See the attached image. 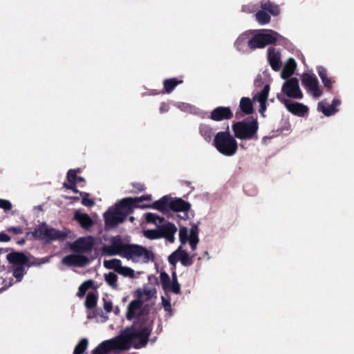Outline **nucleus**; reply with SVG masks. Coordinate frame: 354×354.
I'll list each match as a JSON object with an SVG mask.
<instances>
[{
	"label": "nucleus",
	"mask_w": 354,
	"mask_h": 354,
	"mask_svg": "<svg viewBox=\"0 0 354 354\" xmlns=\"http://www.w3.org/2000/svg\"><path fill=\"white\" fill-rule=\"evenodd\" d=\"M185 184H186L187 185H189L190 184V183H189V182H188V181H186V182H185Z\"/></svg>",
	"instance_id": "774afa93"
},
{
	"label": "nucleus",
	"mask_w": 354,
	"mask_h": 354,
	"mask_svg": "<svg viewBox=\"0 0 354 354\" xmlns=\"http://www.w3.org/2000/svg\"><path fill=\"white\" fill-rule=\"evenodd\" d=\"M84 178L82 176H77V182H84Z\"/></svg>",
	"instance_id": "680f3d73"
},
{
	"label": "nucleus",
	"mask_w": 354,
	"mask_h": 354,
	"mask_svg": "<svg viewBox=\"0 0 354 354\" xmlns=\"http://www.w3.org/2000/svg\"><path fill=\"white\" fill-rule=\"evenodd\" d=\"M24 243V239H22L21 241H18V243L21 244V245L23 244Z\"/></svg>",
	"instance_id": "338daca9"
},
{
	"label": "nucleus",
	"mask_w": 354,
	"mask_h": 354,
	"mask_svg": "<svg viewBox=\"0 0 354 354\" xmlns=\"http://www.w3.org/2000/svg\"><path fill=\"white\" fill-rule=\"evenodd\" d=\"M10 239V236L3 232H0V242H8Z\"/></svg>",
	"instance_id": "6e6d98bb"
},
{
	"label": "nucleus",
	"mask_w": 354,
	"mask_h": 354,
	"mask_svg": "<svg viewBox=\"0 0 354 354\" xmlns=\"http://www.w3.org/2000/svg\"><path fill=\"white\" fill-rule=\"evenodd\" d=\"M199 131L201 136H203L206 141L209 142L212 140L213 131L210 126L202 124L200 126Z\"/></svg>",
	"instance_id": "7c9ffc66"
},
{
	"label": "nucleus",
	"mask_w": 354,
	"mask_h": 354,
	"mask_svg": "<svg viewBox=\"0 0 354 354\" xmlns=\"http://www.w3.org/2000/svg\"><path fill=\"white\" fill-rule=\"evenodd\" d=\"M157 220H158L159 223H161L164 221V218L159 216Z\"/></svg>",
	"instance_id": "e2e57ef3"
},
{
	"label": "nucleus",
	"mask_w": 354,
	"mask_h": 354,
	"mask_svg": "<svg viewBox=\"0 0 354 354\" xmlns=\"http://www.w3.org/2000/svg\"><path fill=\"white\" fill-rule=\"evenodd\" d=\"M74 219L78 222L83 229L88 230L94 225V221L88 214L82 213L79 210L75 212Z\"/></svg>",
	"instance_id": "a211bd4d"
},
{
	"label": "nucleus",
	"mask_w": 354,
	"mask_h": 354,
	"mask_svg": "<svg viewBox=\"0 0 354 354\" xmlns=\"http://www.w3.org/2000/svg\"><path fill=\"white\" fill-rule=\"evenodd\" d=\"M270 91V85L266 84L261 91L258 92L253 97L254 101L260 102H267L268 93Z\"/></svg>",
	"instance_id": "c756f323"
},
{
	"label": "nucleus",
	"mask_w": 354,
	"mask_h": 354,
	"mask_svg": "<svg viewBox=\"0 0 354 354\" xmlns=\"http://www.w3.org/2000/svg\"><path fill=\"white\" fill-rule=\"evenodd\" d=\"M142 306V301L139 299H134L132 301H131L127 307V315H126L127 319L128 320H132L138 314L137 319L134 321V322H136L140 316H146L151 322V326H153V321L151 319H150L148 314H144L142 313V311L141 310Z\"/></svg>",
	"instance_id": "9b49d317"
},
{
	"label": "nucleus",
	"mask_w": 354,
	"mask_h": 354,
	"mask_svg": "<svg viewBox=\"0 0 354 354\" xmlns=\"http://www.w3.org/2000/svg\"><path fill=\"white\" fill-rule=\"evenodd\" d=\"M198 227L196 225H193L190 229L189 239H198Z\"/></svg>",
	"instance_id": "09e8293b"
},
{
	"label": "nucleus",
	"mask_w": 354,
	"mask_h": 354,
	"mask_svg": "<svg viewBox=\"0 0 354 354\" xmlns=\"http://www.w3.org/2000/svg\"><path fill=\"white\" fill-rule=\"evenodd\" d=\"M88 345V341L86 338H82L75 346L73 354H84L86 351Z\"/></svg>",
	"instance_id": "473e14b6"
},
{
	"label": "nucleus",
	"mask_w": 354,
	"mask_h": 354,
	"mask_svg": "<svg viewBox=\"0 0 354 354\" xmlns=\"http://www.w3.org/2000/svg\"><path fill=\"white\" fill-rule=\"evenodd\" d=\"M178 259L183 266H189L193 263L192 258L185 250H182L180 247L178 248Z\"/></svg>",
	"instance_id": "bb28decb"
},
{
	"label": "nucleus",
	"mask_w": 354,
	"mask_h": 354,
	"mask_svg": "<svg viewBox=\"0 0 354 354\" xmlns=\"http://www.w3.org/2000/svg\"><path fill=\"white\" fill-rule=\"evenodd\" d=\"M80 195L82 197V204L86 207H93L95 205V201L93 199L88 198L89 194L87 192H80Z\"/></svg>",
	"instance_id": "79ce46f5"
},
{
	"label": "nucleus",
	"mask_w": 354,
	"mask_h": 354,
	"mask_svg": "<svg viewBox=\"0 0 354 354\" xmlns=\"http://www.w3.org/2000/svg\"><path fill=\"white\" fill-rule=\"evenodd\" d=\"M70 198H71L73 200H75V201L79 200V197L78 196H73V197H70Z\"/></svg>",
	"instance_id": "0e129e2a"
},
{
	"label": "nucleus",
	"mask_w": 354,
	"mask_h": 354,
	"mask_svg": "<svg viewBox=\"0 0 354 354\" xmlns=\"http://www.w3.org/2000/svg\"><path fill=\"white\" fill-rule=\"evenodd\" d=\"M301 84L306 88H309L314 84L318 82V80L315 75H310L304 73L301 77Z\"/></svg>",
	"instance_id": "cd10ccee"
},
{
	"label": "nucleus",
	"mask_w": 354,
	"mask_h": 354,
	"mask_svg": "<svg viewBox=\"0 0 354 354\" xmlns=\"http://www.w3.org/2000/svg\"><path fill=\"white\" fill-rule=\"evenodd\" d=\"M117 272L125 277L133 278L135 277L134 270L133 269L129 267L122 266V264Z\"/></svg>",
	"instance_id": "a19ab883"
},
{
	"label": "nucleus",
	"mask_w": 354,
	"mask_h": 354,
	"mask_svg": "<svg viewBox=\"0 0 354 354\" xmlns=\"http://www.w3.org/2000/svg\"><path fill=\"white\" fill-rule=\"evenodd\" d=\"M102 252L107 256L118 254L127 259L142 257L143 261L145 263L153 259V253L146 248L136 244L124 243L119 236L111 239V245H104Z\"/></svg>",
	"instance_id": "7ed1b4c3"
},
{
	"label": "nucleus",
	"mask_w": 354,
	"mask_h": 354,
	"mask_svg": "<svg viewBox=\"0 0 354 354\" xmlns=\"http://www.w3.org/2000/svg\"><path fill=\"white\" fill-rule=\"evenodd\" d=\"M233 117V113L230 106H217L214 109L209 118L214 121L219 122L222 120H228Z\"/></svg>",
	"instance_id": "f8f14e48"
},
{
	"label": "nucleus",
	"mask_w": 354,
	"mask_h": 354,
	"mask_svg": "<svg viewBox=\"0 0 354 354\" xmlns=\"http://www.w3.org/2000/svg\"><path fill=\"white\" fill-rule=\"evenodd\" d=\"M7 260L15 266H24L28 263V258L23 252H13L9 253L7 257Z\"/></svg>",
	"instance_id": "aec40b11"
},
{
	"label": "nucleus",
	"mask_w": 354,
	"mask_h": 354,
	"mask_svg": "<svg viewBox=\"0 0 354 354\" xmlns=\"http://www.w3.org/2000/svg\"><path fill=\"white\" fill-rule=\"evenodd\" d=\"M307 89L308 91L312 93L315 97H319L322 95V91L319 87V82H316Z\"/></svg>",
	"instance_id": "a18cd8bd"
},
{
	"label": "nucleus",
	"mask_w": 354,
	"mask_h": 354,
	"mask_svg": "<svg viewBox=\"0 0 354 354\" xmlns=\"http://www.w3.org/2000/svg\"><path fill=\"white\" fill-rule=\"evenodd\" d=\"M80 172V169H69L67 172V180L69 183H77V174Z\"/></svg>",
	"instance_id": "37998d69"
},
{
	"label": "nucleus",
	"mask_w": 354,
	"mask_h": 354,
	"mask_svg": "<svg viewBox=\"0 0 354 354\" xmlns=\"http://www.w3.org/2000/svg\"><path fill=\"white\" fill-rule=\"evenodd\" d=\"M260 8L272 16H278L280 14L279 6L270 0H262L260 2Z\"/></svg>",
	"instance_id": "4be33fe9"
},
{
	"label": "nucleus",
	"mask_w": 354,
	"mask_h": 354,
	"mask_svg": "<svg viewBox=\"0 0 354 354\" xmlns=\"http://www.w3.org/2000/svg\"><path fill=\"white\" fill-rule=\"evenodd\" d=\"M159 218V216L153 214V213H147L145 215V219L147 223H153V224H157V219Z\"/></svg>",
	"instance_id": "49530a36"
},
{
	"label": "nucleus",
	"mask_w": 354,
	"mask_h": 354,
	"mask_svg": "<svg viewBox=\"0 0 354 354\" xmlns=\"http://www.w3.org/2000/svg\"><path fill=\"white\" fill-rule=\"evenodd\" d=\"M151 331V322L146 316H140L137 321L121 330L118 335L99 344L91 354H120L131 347L136 349L145 347Z\"/></svg>",
	"instance_id": "f257e3e1"
},
{
	"label": "nucleus",
	"mask_w": 354,
	"mask_h": 354,
	"mask_svg": "<svg viewBox=\"0 0 354 354\" xmlns=\"http://www.w3.org/2000/svg\"><path fill=\"white\" fill-rule=\"evenodd\" d=\"M162 303L165 311H171V306L169 299H167L164 297H162Z\"/></svg>",
	"instance_id": "603ef678"
},
{
	"label": "nucleus",
	"mask_w": 354,
	"mask_h": 354,
	"mask_svg": "<svg viewBox=\"0 0 354 354\" xmlns=\"http://www.w3.org/2000/svg\"><path fill=\"white\" fill-rule=\"evenodd\" d=\"M171 277L172 281L171 282V286L169 290H171L175 294H178L180 292V285L178 282L176 271H173Z\"/></svg>",
	"instance_id": "58836bf2"
},
{
	"label": "nucleus",
	"mask_w": 354,
	"mask_h": 354,
	"mask_svg": "<svg viewBox=\"0 0 354 354\" xmlns=\"http://www.w3.org/2000/svg\"><path fill=\"white\" fill-rule=\"evenodd\" d=\"M232 130L234 136L241 140L259 139L257 132L259 130V122L257 118L249 116L242 121L234 122L232 124Z\"/></svg>",
	"instance_id": "20e7f679"
},
{
	"label": "nucleus",
	"mask_w": 354,
	"mask_h": 354,
	"mask_svg": "<svg viewBox=\"0 0 354 354\" xmlns=\"http://www.w3.org/2000/svg\"><path fill=\"white\" fill-rule=\"evenodd\" d=\"M179 239L182 244H185L189 240L188 230L186 227H181L179 230Z\"/></svg>",
	"instance_id": "c03bdc74"
},
{
	"label": "nucleus",
	"mask_w": 354,
	"mask_h": 354,
	"mask_svg": "<svg viewBox=\"0 0 354 354\" xmlns=\"http://www.w3.org/2000/svg\"><path fill=\"white\" fill-rule=\"evenodd\" d=\"M97 302V295L95 292H88L86 295V300L84 302L85 307L87 309L94 308Z\"/></svg>",
	"instance_id": "2f4dec72"
},
{
	"label": "nucleus",
	"mask_w": 354,
	"mask_h": 354,
	"mask_svg": "<svg viewBox=\"0 0 354 354\" xmlns=\"http://www.w3.org/2000/svg\"><path fill=\"white\" fill-rule=\"evenodd\" d=\"M296 66L297 64L295 60L293 58H290L281 71V78L283 80H286L289 78L290 76H292V75L295 72Z\"/></svg>",
	"instance_id": "b1692460"
},
{
	"label": "nucleus",
	"mask_w": 354,
	"mask_h": 354,
	"mask_svg": "<svg viewBox=\"0 0 354 354\" xmlns=\"http://www.w3.org/2000/svg\"><path fill=\"white\" fill-rule=\"evenodd\" d=\"M182 83L183 80H178L176 77L165 79L163 81V89L160 92V93H170L178 85Z\"/></svg>",
	"instance_id": "5701e85b"
},
{
	"label": "nucleus",
	"mask_w": 354,
	"mask_h": 354,
	"mask_svg": "<svg viewBox=\"0 0 354 354\" xmlns=\"http://www.w3.org/2000/svg\"><path fill=\"white\" fill-rule=\"evenodd\" d=\"M178 250L172 252L168 257L169 263L173 266L176 267V263L178 261Z\"/></svg>",
	"instance_id": "de8ad7c7"
},
{
	"label": "nucleus",
	"mask_w": 354,
	"mask_h": 354,
	"mask_svg": "<svg viewBox=\"0 0 354 354\" xmlns=\"http://www.w3.org/2000/svg\"><path fill=\"white\" fill-rule=\"evenodd\" d=\"M239 109L245 115H250L254 112V107L250 97H243L239 102Z\"/></svg>",
	"instance_id": "a878e982"
},
{
	"label": "nucleus",
	"mask_w": 354,
	"mask_h": 354,
	"mask_svg": "<svg viewBox=\"0 0 354 354\" xmlns=\"http://www.w3.org/2000/svg\"><path fill=\"white\" fill-rule=\"evenodd\" d=\"M278 99L285 105L286 109L295 115L304 117L308 113V107L301 103L294 102H291L288 100L281 97L277 95Z\"/></svg>",
	"instance_id": "9d476101"
},
{
	"label": "nucleus",
	"mask_w": 354,
	"mask_h": 354,
	"mask_svg": "<svg viewBox=\"0 0 354 354\" xmlns=\"http://www.w3.org/2000/svg\"><path fill=\"white\" fill-rule=\"evenodd\" d=\"M143 234L147 239L150 240L161 239L160 230L158 227L157 229L145 230L143 232Z\"/></svg>",
	"instance_id": "4c0bfd02"
},
{
	"label": "nucleus",
	"mask_w": 354,
	"mask_h": 354,
	"mask_svg": "<svg viewBox=\"0 0 354 354\" xmlns=\"http://www.w3.org/2000/svg\"><path fill=\"white\" fill-rule=\"evenodd\" d=\"M169 106L166 102H162L160 106V112L161 113H166L169 111Z\"/></svg>",
	"instance_id": "13d9d810"
},
{
	"label": "nucleus",
	"mask_w": 354,
	"mask_h": 354,
	"mask_svg": "<svg viewBox=\"0 0 354 354\" xmlns=\"http://www.w3.org/2000/svg\"><path fill=\"white\" fill-rule=\"evenodd\" d=\"M160 279L162 284V287L165 291H167L170 289L171 279L167 273L162 272L160 274Z\"/></svg>",
	"instance_id": "c9c22d12"
},
{
	"label": "nucleus",
	"mask_w": 354,
	"mask_h": 354,
	"mask_svg": "<svg viewBox=\"0 0 354 354\" xmlns=\"http://www.w3.org/2000/svg\"><path fill=\"white\" fill-rule=\"evenodd\" d=\"M132 187L137 192H140L145 189V185L140 183H132Z\"/></svg>",
	"instance_id": "5fc2aeb1"
},
{
	"label": "nucleus",
	"mask_w": 354,
	"mask_h": 354,
	"mask_svg": "<svg viewBox=\"0 0 354 354\" xmlns=\"http://www.w3.org/2000/svg\"><path fill=\"white\" fill-rule=\"evenodd\" d=\"M129 220L131 221V222H133L134 221V217L133 216H130Z\"/></svg>",
	"instance_id": "69168bd1"
},
{
	"label": "nucleus",
	"mask_w": 354,
	"mask_h": 354,
	"mask_svg": "<svg viewBox=\"0 0 354 354\" xmlns=\"http://www.w3.org/2000/svg\"><path fill=\"white\" fill-rule=\"evenodd\" d=\"M160 233V237L166 239L169 242L174 241V234L177 231L176 225L170 222L158 226Z\"/></svg>",
	"instance_id": "2eb2a0df"
},
{
	"label": "nucleus",
	"mask_w": 354,
	"mask_h": 354,
	"mask_svg": "<svg viewBox=\"0 0 354 354\" xmlns=\"http://www.w3.org/2000/svg\"><path fill=\"white\" fill-rule=\"evenodd\" d=\"M266 102H259V104H260V107H259V113H261V115L262 116H263V117L265 116V115H264V112H265V111H266Z\"/></svg>",
	"instance_id": "bf43d9fd"
},
{
	"label": "nucleus",
	"mask_w": 354,
	"mask_h": 354,
	"mask_svg": "<svg viewBox=\"0 0 354 354\" xmlns=\"http://www.w3.org/2000/svg\"><path fill=\"white\" fill-rule=\"evenodd\" d=\"M93 284V281L92 280H88L82 283L78 288L77 296L80 297H83L86 292L92 287Z\"/></svg>",
	"instance_id": "ea45409f"
},
{
	"label": "nucleus",
	"mask_w": 354,
	"mask_h": 354,
	"mask_svg": "<svg viewBox=\"0 0 354 354\" xmlns=\"http://www.w3.org/2000/svg\"><path fill=\"white\" fill-rule=\"evenodd\" d=\"M8 232H12L15 234H19L22 233V230L19 227H10L7 230Z\"/></svg>",
	"instance_id": "4d7b16f0"
},
{
	"label": "nucleus",
	"mask_w": 354,
	"mask_h": 354,
	"mask_svg": "<svg viewBox=\"0 0 354 354\" xmlns=\"http://www.w3.org/2000/svg\"><path fill=\"white\" fill-rule=\"evenodd\" d=\"M172 198L168 195L162 196L158 201H154L151 205H142L141 208L151 207L158 210L159 212L165 214L168 212L170 209V203H171Z\"/></svg>",
	"instance_id": "4468645a"
},
{
	"label": "nucleus",
	"mask_w": 354,
	"mask_h": 354,
	"mask_svg": "<svg viewBox=\"0 0 354 354\" xmlns=\"http://www.w3.org/2000/svg\"><path fill=\"white\" fill-rule=\"evenodd\" d=\"M189 245L192 250H194L196 248V245L199 241V239H189Z\"/></svg>",
	"instance_id": "052dcab7"
},
{
	"label": "nucleus",
	"mask_w": 354,
	"mask_h": 354,
	"mask_svg": "<svg viewBox=\"0 0 354 354\" xmlns=\"http://www.w3.org/2000/svg\"><path fill=\"white\" fill-rule=\"evenodd\" d=\"M121 261L118 259H113L111 260H105L104 261V266L107 269H112L116 272H118L120 265Z\"/></svg>",
	"instance_id": "f704fd0d"
},
{
	"label": "nucleus",
	"mask_w": 354,
	"mask_h": 354,
	"mask_svg": "<svg viewBox=\"0 0 354 354\" xmlns=\"http://www.w3.org/2000/svg\"><path fill=\"white\" fill-rule=\"evenodd\" d=\"M281 91L288 97L295 99H301L303 93L299 88V80L297 77H291L286 80L281 88Z\"/></svg>",
	"instance_id": "1a4fd4ad"
},
{
	"label": "nucleus",
	"mask_w": 354,
	"mask_h": 354,
	"mask_svg": "<svg viewBox=\"0 0 354 354\" xmlns=\"http://www.w3.org/2000/svg\"><path fill=\"white\" fill-rule=\"evenodd\" d=\"M26 273L24 266H16L12 271V275L17 279V281H21Z\"/></svg>",
	"instance_id": "e433bc0d"
},
{
	"label": "nucleus",
	"mask_w": 354,
	"mask_h": 354,
	"mask_svg": "<svg viewBox=\"0 0 354 354\" xmlns=\"http://www.w3.org/2000/svg\"><path fill=\"white\" fill-rule=\"evenodd\" d=\"M95 244L94 238L91 236L80 237L71 243L70 248L77 253L91 252Z\"/></svg>",
	"instance_id": "6e6552de"
},
{
	"label": "nucleus",
	"mask_w": 354,
	"mask_h": 354,
	"mask_svg": "<svg viewBox=\"0 0 354 354\" xmlns=\"http://www.w3.org/2000/svg\"><path fill=\"white\" fill-rule=\"evenodd\" d=\"M69 232L70 231L66 229L59 230L53 227L49 228L46 223H42L35 229L32 232V235L37 239L44 240L46 242L49 243L56 240L61 241L65 240L68 237Z\"/></svg>",
	"instance_id": "423d86ee"
},
{
	"label": "nucleus",
	"mask_w": 354,
	"mask_h": 354,
	"mask_svg": "<svg viewBox=\"0 0 354 354\" xmlns=\"http://www.w3.org/2000/svg\"><path fill=\"white\" fill-rule=\"evenodd\" d=\"M256 20L261 25L268 24L270 22L271 17L270 15L263 10H259L255 14Z\"/></svg>",
	"instance_id": "c85d7f7f"
},
{
	"label": "nucleus",
	"mask_w": 354,
	"mask_h": 354,
	"mask_svg": "<svg viewBox=\"0 0 354 354\" xmlns=\"http://www.w3.org/2000/svg\"><path fill=\"white\" fill-rule=\"evenodd\" d=\"M267 51L268 60L272 69L278 71L281 66L280 53L274 47H269Z\"/></svg>",
	"instance_id": "dca6fc26"
},
{
	"label": "nucleus",
	"mask_w": 354,
	"mask_h": 354,
	"mask_svg": "<svg viewBox=\"0 0 354 354\" xmlns=\"http://www.w3.org/2000/svg\"><path fill=\"white\" fill-rule=\"evenodd\" d=\"M62 263L67 266L82 267L89 263V259L86 256L82 254H68L65 256Z\"/></svg>",
	"instance_id": "ddd939ff"
},
{
	"label": "nucleus",
	"mask_w": 354,
	"mask_h": 354,
	"mask_svg": "<svg viewBox=\"0 0 354 354\" xmlns=\"http://www.w3.org/2000/svg\"><path fill=\"white\" fill-rule=\"evenodd\" d=\"M340 104V100L337 98L333 99L331 104H326L324 102H320L318 104V109L322 111L326 116H330L338 111L337 106Z\"/></svg>",
	"instance_id": "f3484780"
},
{
	"label": "nucleus",
	"mask_w": 354,
	"mask_h": 354,
	"mask_svg": "<svg viewBox=\"0 0 354 354\" xmlns=\"http://www.w3.org/2000/svg\"><path fill=\"white\" fill-rule=\"evenodd\" d=\"M77 183H64V187H66V189H71L74 193H79L80 194V191L77 189V186H76Z\"/></svg>",
	"instance_id": "864d4df0"
},
{
	"label": "nucleus",
	"mask_w": 354,
	"mask_h": 354,
	"mask_svg": "<svg viewBox=\"0 0 354 354\" xmlns=\"http://www.w3.org/2000/svg\"><path fill=\"white\" fill-rule=\"evenodd\" d=\"M104 279L106 282L113 289H116L118 288V276L114 272H109L108 274H105Z\"/></svg>",
	"instance_id": "72a5a7b5"
},
{
	"label": "nucleus",
	"mask_w": 354,
	"mask_h": 354,
	"mask_svg": "<svg viewBox=\"0 0 354 354\" xmlns=\"http://www.w3.org/2000/svg\"><path fill=\"white\" fill-rule=\"evenodd\" d=\"M191 208V204L181 198L171 199L170 209L176 212H187Z\"/></svg>",
	"instance_id": "6ab92c4d"
},
{
	"label": "nucleus",
	"mask_w": 354,
	"mask_h": 354,
	"mask_svg": "<svg viewBox=\"0 0 354 354\" xmlns=\"http://www.w3.org/2000/svg\"><path fill=\"white\" fill-rule=\"evenodd\" d=\"M214 144L221 153L227 156H232L235 154L238 149L237 142L230 134L228 125L226 131H220L216 134Z\"/></svg>",
	"instance_id": "39448f33"
},
{
	"label": "nucleus",
	"mask_w": 354,
	"mask_h": 354,
	"mask_svg": "<svg viewBox=\"0 0 354 354\" xmlns=\"http://www.w3.org/2000/svg\"><path fill=\"white\" fill-rule=\"evenodd\" d=\"M145 201H151V195L147 194L140 197H127L121 199L115 204L114 207H109L104 214L105 226L113 228L122 223L127 216L133 212L135 208L140 206Z\"/></svg>",
	"instance_id": "f03ea898"
},
{
	"label": "nucleus",
	"mask_w": 354,
	"mask_h": 354,
	"mask_svg": "<svg viewBox=\"0 0 354 354\" xmlns=\"http://www.w3.org/2000/svg\"><path fill=\"white\" fill-rule=\"evenodd\" d=\"M317 71L324 86L328 91H330L333 87V82L328 77L327 70L324 66H319L317 67Z\"/></svg>",
	"instance_id": "393cba45"
},
{
	"label": "nucleus",
	"mask_w": 354,
	"mask_h": 354,
	"mask_svg": "<svg viewBox=\"0 0 354 354\" xmlns=\"http://www.w3.org/2000/svg\"><path fill=\"white\" fill-rule=\"evenodd\" d=\"M280 35L278 32L270 30L269 33H257L250 36L249 41V48L254 50L256 48H263L267 45L274 44Z\"/></svg>",
	"instance_id": "0eeeda50"
},
{
	"label": "nucleus",
	"mask_w": 354,
	"mask_h": 354,
	"mask_svg": "<svg viewBox=\"0 0 354 354\" xmlns=\"http://www.w3.org/2000/svg\"><path fill=\"white\" fill-rule=\"evenodd\" d=\"M104 308L106 313H111L113 310V303L110 300L103 298Z\"/></svg>",
	"instance_id": "3c124183"
},
{
	"label": "nucleus",
	"mask_w": 354,
	"mask_h": 354,
	"mask_svg": "<svg viewBox=\"0 0 354 354\" xmlns=\"http://www.w3.org/2000/svg\"><path fill=\"white\" fill-rule=\"evenodd\" d=\"M12 207L11 203L9 201L0 199V208L5 211L10 210Z\"/></svg>",
	"instance_id": "8fccbe9b"
},
{
	"label": "nucleus",
	"mask_w": 354,
	"mask_h": 354,
	"mask_svg": "<svg viewBox=\"0 0 354 354\" xmlns=\"http://www.w3.org/2000/svg\"><path fill=\"white\" fill-rule=\"evenodd\" d=\"M252 32L246 31L239 36L234 42V46L239 51H245V47L249 48V41Z\"/></svg>",
	"instance_id": "412c9836"
}]
</instances>
